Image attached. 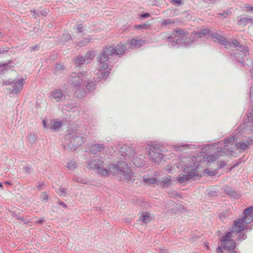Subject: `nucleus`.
I'll use <instances>...</instances> for the list:
<instances>
[{
    "mask_svg": "<svg viewBox=\"0 0 253 253\" xmlns=\"http://www.w3.org/2000/svg\"><path fill=\"white\" fill-rule=\"evenodd\" d=\"M126 43L118 45L116 47L110 46L104 48L102 53L98 57V64L97 72L100 79L106 78L109 75L110 69L108 67L107 61L115 55L123 54L126 49Z\"/></svg>",
    "mask_w": 253,
    "mask_h": 253,
    "instance_id": "f257e3e1",
    "label": "nucleus"
},
{
    "mask_svg": "<svg viewBox=\"0 0 253 253\" xmlns=\"http://www.w3.org/2000/svg\"><path fill=\"white\" fill-rule=\"evenodd\" d=\"M177 167L181 168L185 173L180 174L177 176V180L180 183L186 182L190 179H197L201 175L202 170L194 161L193 157L182 158L180 163L177 164Z\"/></svg>",
    "mask_w": 253,
    "mask_h": 253,
    "instance_id": "f03ea898",
    "label": "nucleus"
},
{
    "mask_svg": "<svg viewBox=\"0 0 253 253\" xmlns=\"http://www.w3.org/2000/svg\"><path fill=\"white\" fill-rule=\"evenodd\" d=\"M235 139V136H232L230 138H226L224 139V143L227 144L224 147L219 148H217V150L214 153L206 157L204 153H200L196 157H193L194 161L199 166V163L207 161V163L210 165L211 164L218 160L220 157H223L226 155H232L234 152L233 149H230L228 144L233 142Z\"/></svg>",
    "mask_w": 253,
    "mask_h": 253,
    "instance_id": "7ed1b4c3",
    "label": "nucleus"
},
{
    "mask_svg": "<svg viewBox=\"0 0 253 253\" xmlns=\"http://www.w3.org/2000/svg\"><path fill=\"white\" fill-rule=\"evenodd\" d=\"M109 175L119 174L121 177L126 181L130 180L132 176L131 169L125 161L119 162L116 165H109Z\"/></svg>",
    "mask_w": 253,
    "mask_h": 253,
    "instance_id": "20e7f679",
    "label": "nucleus"
},
{
    "mask_svg": "<svg viewBox=\"0 0 253 253\" xmlns=\"http://www.w3.org/2000/svg\"><path fill=\"white\" fill-rule=\"evenodd\" d=\"M253 221V207H249L244 211L243 217L236 221L233 226V232H240L246 229L247 225Z\"/></svg>",
    "mask_w": 253,
    "mask_h": 253,
    "instance_id": "39448f33",
    "label": "nucleus"
},
{
    "mask_svg": "<svg viewBox=\"0 0 253 253\" xmlns=\"http://www.w3.org/2000/svg\"><path fill=\"white\" fill-rule=\"evenodd\" d=\"M66 139L67 141V145L68 148L71 150H75L78 147L82 145L84 142V138L81 136L80 131L78 129H69V132L66 135Z\"/></svg>",
    "mask_w": 253,
    "mask_h": 253,
    "instance_id": "423d86ee",
    "label": "nucleus"
},
{
    "mask_svg": "<svg viewBox=\"0 0 253 253\" xmlns=\"http://www.w3.org/2000/svg\"><path fill=\"white\" fill-rule=\"evenodd\" d=\"M87 168L91 169H96L98 174L102 176L109 175V165L104 168V162L99 158H95L88 162Z\"/></svg>",
    "mask_w": 253,
    "mask_h": 253,
    "instance_id": "0eeeda50",
    "label": "nucleus"
},
{
    "mask_svg": "<svg viewBox=\"0 0 253 253\" xmlns=\"http://www.w3.org/2000/svg\"><path fill=\"white\" fill-rule=\"evenodd\" d=\"M238 131L242 133L253 131V107L249 110L247 114V119L239 126Z\"/></svg>",
    "mask_w": 253,
    "mask_h": 253,
    "instance_id": "6e6552de",
    "label": "nucleus"
},
{
    "mask_svg": "<svg viewBox=\"0 0 253 253\" xmlns=\"http://www.w3.org/2000/svg\"><path fill=\"white\" fill-rule=\"evenodd\" d=\"M237 233V232H233V228L231 232H228L226 234L222 237L221 239L222 242L221 246L224 249L228 250H232L235 248L236 244L235 242L232 239L233 237L232 234L233 233Z\"/></svg>",
    "mask_w": 253,
    "mask_h": 253,
    "instance_id": "1a4fd4ad",
    "label": "nucleus"
},
{
    "mask_svg": "<svg viewBox=\"0 0 253 253\" xmlns=\"http://www.w3.org/2000/svg\"><path fill=\"white\" fill-rule=\"evenodd\" d=\"M161 150L159 147L156 146H151L149 152V155L150 159L156 163L161 162L163 158V154L160 152Z\"/></svg>",
    "mask_w": 253,
    "mask_h": 253,
    "instance_id": "9d476101",
    "label": "nucleus"
},
{
    "mask_svg": "<svg viewBox=\"0 0 253 253\" xmlns=\"http://www.w3.org/2000/svg\"><path fill=\"white\" fill-rule=\"evenodd\" d=\"M25 80V79L23 78L22 77H20L13 81L12 89L10 91V93L13 95L18 94L23 88Z\"/></svg>",
    "mask_w": 253,
    "mask_h": 253,
    "instance_id": "9b49d317",
    "label": "nucleus"
},
{
    "mask_svg": "<svg viewBox=\"0 0 253 253\" xmlns=\"http://www.w3.org/2000/svg\"><path fill=\"white\" fill-rule=\"evenodd\" d=\"M50 98L57 102L62 101L65 100L66 95L64 92L61 89H55L51 92Z\"/></svg>",
    "mask_w": 253,
    "mask_h": 253,
    "instance_id": "f8f14e48",
    "label": "nucleus"
},
{
    "mask_svg": "<svg viewBox=\"0 0 253 253\" xmlns=\"http://www.w3.org/2000/svg\"><path fill=\"white\" fill-rule=\"evenodd\" d=\"M82 76L73 74L69 77V82L74 87L82 85L83 80L81 78Z\"/></svg>",
    "mask_w": 253,
    "mask_h": 253,
    "instance_id": "ddd939ff",
    "label": "nucleus"
},
{
    "mask_svg": "<svg viewBox=\"0 0 253 253\" xmlns=\"http://www.w3.org/2000/svg\"><path fill=\"white\" fill-rule=\"evenodd\" d=\"M92 52H88L86 53L84 57L78 56L75 60V64L77 66H80L84 64L86 61L88 62V60H90L91 57L92 56Z\"/></svg>",
    "mask_w": 253,
    "mask_h": 253,
    "instance_id": "4468645a",
    "label": "nucleus"
},
{
    "mask_svg": "<svg viewBox=\"0 0 253 253\" xmlns=\"http://www.w3.org/2000/svg\"><path fill=\"white\" fill-rule=\"evenodd\" d=\"M253 143V140L250 138H249L246 142H239L236 144V148L237 149H240L242 150H245L249 146Z\"/></svg>",
    "mask_w": 253,
    "mask_h": 253,
    "instance_id": "2eb2a0df",
    "label": "nucleus"
},
{
    "mask_svg": "<svg viewBox=\"0 0 253 253\" xmlns=\"http://www.w3.org/2000/svg\"><path fill=\"white\" fill-rule=\"evenodd\" d=\"M211 38L214 42H219L223 45H226L228 43L226 39L218 33L211 34Z\"/></svg>",
    "mask_w": 253,
    "mask_h": 253,
    "instance_id": "dca6fc26",
    "label": "nucleus"
},
{
    "mask_svg": "<svg viewBox=\"0 0 253 253\" xmlns=\"http://www.w3.org/2000/svg\"><path fill=\"white\" fill-rule=\"evenodd\" d=\"M144 42H145L143 40L132 39L130 42L129 45L131 48L136 49L140 47Z\"/></svg>",
    "mask_w": 253,
    "mask_h": 253,
    "instance_id": "f3484780",
    "label": "nucleus"
},
{
    "mask_svg": "<svg viewBox=\"0 0 253 253\" xmlns=\"http://www.w3.org/2000/svg\"><path fill=\"white\" fill-rule=\"evenodd\" d=\"M62 126V122L56 120H52L49 124V128L54 131H58Z\"/></svg>",
    "mask_w": 253,
    "mask_h": 253,
    "instance_id": "a211bd4d",
    "label": "nucleus"
},
{
    "mask_svg": "<svg viewBox=\"0 0 253 253\" xmlns=\"http://www.w3.org/2000/svg\"><path fill=\"white\" fill-rule=\"evenodd\" d=\"M248 52V50L246 48H244V51H238L235 53L234 56L236 60L239 62H242L243 61L244 56H246V53Z\"/></svg>",
    "mask_w": 253,
    "mask_h": 253,
    "instance_id": "6ab92c4d",
    "label": "nucleus"
},
{
    "mask_svg": "<svg viewBox=\"0 0 253 253\" xmlns=\"http://www.w3.org/2000/svg\"><path fill=\"white\" fill-rule=\"evenodd\" d=\"M104 146L101 144H95L90 147V151L94 154H96L99 152L103 151Z\"/></svg>",
    "mask_w": 253,
    "mask_h": 253,
    "instance_id": "aec40b11",
    "label": "nucleus"
},
{
    "mask_svg": "<svg viewBox=\"0 0 253 253\" xmlns=\"http://www.w3.org/2000/svg\"><path fill=\"white\" fill-rule=\"evenodd\" d=\"M153 218V216L148 212L142 213L140 220L144 223H147L151 221Z\"/></svg>",
    "mask_w": 253,
    "mask_h": 253,
    "instance_id": "412c9836",
    "label": "nucleus"
},
{
    "mask_svg": "<svg viewBox=\"0 0 253 253\" xmlns=\"http://www.w3.org/2000/svg\"><path fill=\"white\" fill-rule=\"evenodd\" d=\"M75 94L78 98H82L85 96V91L84 89L82 87V85L75 87Z\"/></svg>",
    "mask_w": 253,
    "mask_h": 253,
    "instance_id": "4be33fe9",
    "label": "nucleus"
},
{
    "mask_svg": "<svg viewBox=\"0 0 253 253\" xmlns=\"http://www.w3.org/2000/svg\"><path fill=\"white\" fill-rule=\"evenodd\" d=\"M144 157L143 156H139L136 157L133 160V164L136 167H141L144 165Z\"/></svg>",
    "mask_w": 253,
    "mask_h": 253,
    "instance_id": "5701e85b",
    "label": "nucleus"
},
{
    "mask_svg": "<svg viewBox=\"0 0 253 253\" xmlns=\"http://www.w3.org/2000/svg\"><path fill=\"white\" fill-rule=\"evenodd\" d=\"M210 33V30L208 29H204L201 30L200 31L198 32H196L195 33V38H203L207 37V36L209 35Z\"/></svg>",
    "mask_w": 253,
    "mask_h": 253,
    "instance_id": "b1692460",
    "label": "nucleus"
},
{
    "mask_svg": "<svg viewBox=\"0 0 253 253\" xmlns=\"http://www.w3.org/2000/svg\"><path fill=\"white\" fill-rule=\"evenodd\" d=\"M253 22V20L249 17H244L240 19L238 21V24L240 25H242L245 26L248 24L252 23Z\"/></svg>",
    "mask_w": 253,
    "mask_h": 253,
    "instance_id": "393cba45",
    "label": "nucleus"
},
{
    "mask_svg": "<svg viewBox=\"0 0 253 253\" xmlns=\"http://www.w3.org/2000/svg\"><path fill=\"white\" fill-rule=\"evenodd\" d=\"M66 167L68 169L73 170L77 168V164L74 160H71L67 163Z\"/></svg>",
    "mask_w": 253,
    "mask_h": 253,
    "instance_id": "a878e982",
    "label": "nucleus"
},
{
    "mask_svg": "<svg viewBox=\"0 0 253 253\" xmlns=\"http://www.w3.org/2000/svg\"><path fill=\"white\" fill-rule=\"evenodd\" d=\"M171 180L170 178V176L167 177L165 178H164L161 180V184L164 187H168L171 183Z\"/></svg>",
    "mask_w": 253,
    "mask_h": 253,
    "instance_id": "bb28decb",
    "label": "nucleus"
},
{
    "mask_svg": "<svg viewBox=\"0 0 253 253\" xmlns=\"http://www.w3.org/2000/svg\"><path fill=\"white\" fill-rule=\"evenodd\" d=\"M144 182L147 184H151L156 182V179L153 177L149 178L146 176L143 177Z\"/></svg>",
    "mask_w": 253,
    "mask_h": 253,
    "instance_id": "cd10ccee",
    "label": "nucleus"
},
{
    "mask_svg": "<svg viewBox=\"0 0 253 253\" xmlns=\"http://www.w3.org/2000/svg\"><path fill=\"white\" fill-rule=\"evenodd\" d=\"M173 35H175L176 37H178V36L183 37L187 35V32L183 30L179 29L178 30H175L174 31V33H173Z\"/></svg>",
    "mask_w": 253,
    "mask_h": 253,
    "instance_id": "c85d7f7f",
    "label": "nucleus"
},
{
    "mask_svg": "<svg viewBox=\"0 0 253 253\" xmlns=\"http://www.w3.org/2000/svg\"><path fill=\"white\" fill-rule=\"evenodd\" d=\"M95 83L93 82L87 83V84L86 85V89L88 91H92L95 88Z\"/></svg>",
    "mask_w": 253,
    "mask_h": 253,
    "instance_id": "c756f323",
    "label": "nucleus"
},
{
    "mask_svg": "<svg viewBox=\"0 0 253 253\" xmlns=\"http://www.w3.org/2000/svg\"><path fill=\"white\" fill-rule=\"evenodd\" d=\"M89 42H90L89 38H84L78 43V45L80 47L84 46L86 45Z\"/></svg>",
    "mask_w": 253,
    "mask_h": 253,
    "instance_id": "7c9ffc66",
    "label": "nucleus"
},
{
    "mask_svg": "<svg viewBox=\"0 0 253 253\" xmlns=\"http://www.w3.org/2000/svg\"><path fill=\"white\" fill-rule=\"evenodd\" d=\"M71 38V37L68 33H64L61 38V41L64 42L67 40H69Z\"/></svg>",
    "mask_w": 253,
    "mask_h": 253,
    "instance_id": "2f4dec72",
    "label": "nucleus"
},
{
    "mask_svg": "<svg viewBox=\"0 0 253 253\" xmlns=\"http://www.w3.org/2000/svg\"><path fill=\"white\" fill-rule=\"evenodd\" d=\"M173 23L174 22L171 21L170 19H164L162 21V24L164 26H168Z\"/></svg>",
    "mask_w": 253,
    "mask_h": 253,
    "instance_id": "473e14b6",
    "label": "nucleus"
},
{
    "mask_svg": "<svg viewBox=\"0 0 253 253\" xmlns=\"http://www.w3.org/2000/svg\"><path fill=\"white\" fill-rule=\"evenodd\" d=\"M57 192L59 195L64 196L66 194V189L64 188H59Z\"/></svg>",
    "mask_w": 253,
    "mask_h": 253,
    "instance_id": "72a5a7b5",
    "label": "nucleus"
},
{
    "mask_svg": "<svg viewBox=\"0 0 253 253\" xmlns=\"http://www.w3.org/2000/svg\"><path fill=\"white\" fill-rule=\"evenodd\" d=\"M170 2L175 6H178L182 4L181 0H170Z\"/></svg>",
    "mask_w": 253,
    "mask_h": 253,
    "instance_id": "f704fd0d",
    "label": "nucleus"
},
{
    "mask_svg": "<svg viewBox=\"0 0 253 253\" xmlns=\"http://www.w3.org/2000/svg\"><path fill=\"white\" fill-rule=\"evenodd\" d=\"M150 27V25H148L146 24H143L142 25H138L135 26L136 28H142L144 29H149Z\"/></svg>",
    "mask_w": 253,
    "mask_h": 253,
    "instance_id": "c9c22d12",
    "label": "nucleus"
},
{
    "mask_svg": "<svg viewBox=\"0 0 253 253\" xmlns=\"http://www.w3.org/2000/svg\"><path fill=\"white\" fill-rule=\"evenodd\" d=\"M229 44L231 46H233V47H237L239 45V42H238V41L237 40H235V39L232 40V41L231 42H230Z\"/></svg>",
    "mask_w": 253,
    "mask_h": 253,
    "instance_id": "e433bc0d",
    "label": "nucleus"
},
{
    "mask_svg": "<svg viewBox=\"0 0 253 253\" xmlns=\"http://www.w3.org/2000/svg\"><path fill=\"white\" fill-rule=\"evenodd\" d=\"M250 97L251 102H253V86L251 87L250 91Z\"/></svg>",
    "mask_w": 253,
    "mask_h": 253,
    "instance_id": "4c0bfd02",
    "label": "nucleus"
},
{
    "mask_svg": "<svg viewBox=\"0 0 253 253\" xmlns=\"http://www.w3.org/2000/svg\"><path fill=\"white\" fill-rule=\"evenodd\" d=\"M172 168V167L171 165H167L164 167V169L166 171L169 172L171 170Z\"/></svg>",
    "mask_w": 253,
    "mask_h": 253,
    "instance_id": "58836bf2",
    "label": "nucleus"
},
{
    "mask_svg": "<svg viewBox=\"0 0 253 253\" xmlns=\"http://www.w3.org/2000/svg\"><path fill=\"white\" fill-rule=\"evenodd\" d=\"M55 68L56 71H58L61 69H63L64 68L63 66L61 64H56Z\"/></svg>",
    "mask_w": 253,
    "mask_h": 253,
    "instance_id": "ea45409f",
    "label": "nucleus"
},
{
    "mask_svg": "<svg viewBox=\"0 0 253 253\" xmlns=\"http://www.w3.org/2000/svg\"><path fill=\"white\" fill-rule=\"evenodd\" d=\"M180 40L179 39H177L176 40V42H174V41H172L171 43H170V45L171 46L174 47L175 46L176 44H180Z\"/></svg>",
    "mask_w": 253,
    "mask_h": 253,
    "instance_id": "a19ab883",
    "label": "nucleus"
},
{
    "mask_svg": "<svg viewBox=\"0 0 253 253\" xmlns=\"http://www.w3.org/2000/svg\"><path fill=\"white\" fill-rule=\"evenodd\" d=\"M43 126L44 128H49V125L47 126L45 120H43L42 121Z\"/></svg>",
    "mask_w": 253,
    "mask_h": 253,
    "instance_id": "79ce46f5",
    "label": "nucleus"
},
{
    "mask_svg": "<svg viewBox=\"0 0 253 253\" xmlns=\"http://www.w3.org/2000/svg\"><path fill=\"white\" fill-rule=\"evenodd\" d=\"M42 198L43 200H46L48 199V196L45 193H42Z\"/></svg>",
    "mask_w": 253,
    "mask_h": 253,
    "instance_id": "37998d69",
    "label": "nucleus"
},
{
    "mask_svg": "<svg viewBox=\"0 0 253 253\" xmlns=\"http://www.w3.org/2000/svg\"><path fill=\"white\" fill-rule=\"evenodd\" d=\"M225 165H226L225 163L223 161L219 162V165L220 168H223V167H224L225 166Z\"/></svg>",
    "mask_w": 253,
    "mask_h": 253,
    "instance_id": "c03bdc74",
    "label": "nucleus"
},
{
    "mask_svg": "<svg viewBox=\"0 0 253 253\" xmlns=\"http://www.w3.org/2000/svg\"><path fill=\"white\" fill-rule=\"evenodd\" d=\"M149 16H150V14H149V13H144V14H141V15H140V17H141V18H144L148 17H149Z\"/></svg>",
    "mask_w": 253,
    "mask_h": 253,
    "instance_id": "a18cd8bd",
    "label": "nucleus"
},
{
    "mask_svg": "<svg viewBox=\"0 0 253 253\" xmlns=\"http://www.w3.org/2000/svg\"><path fill=\"white\" fill-rule=\"evenodd\" d=\"M83 27L81 25H79L77 28V31L79 33H81L82 32Z\"/></svg>",
    "mask_w": 253,
    "mask_h": 253,
    "instance_id": "49530a36",
    "label": "nucleus"
},
{
    "mask_svg": "<svg viewBox=\"0 0 253 253\" xmlns=\"http://www.w3.org/2000/svg\"><path fill=\"white\" fill-rule=\"evenodd\" d=\"M191 42H192V41L190 42V39H185L184 43L186 45H190Z\"/></svg>",
    "mask_w": 253,
    "mask_h": 253,
    "instance_id": "de8ad7c7",
    "label": "nucleus"
},
{
    "mask_svg": "<svg viewBox=\"0 0 253 253\" xmlns=\"http://www.w3.org/2000/svg\"><path fill=\"white\" fill-rule=\"evenodd\" d=\"M222 247H218L217 249H216V251L218 253H222Z\"/></svg>",
    "mask_w": 253,
    "mask_h": 253,
    "instance_id": "09e8293b",
    "label": "nucleus"
},
{
    "mask_svg": "<svg viewBox=\"0 0 253 253\" xmlns=\"http://www.w3.org/2000/svg\"><path fill=\"white\" fill-rule=\"evenodd\" d=\"M185 147L184 146H181V147L180 146H175L174 147V150L175 151H178V150H180V148L181 147Z\"/></svg>",
    "mask_w": 253,
    "mask_h": 253,
    "instance_id": "8fccbe9b",
    "label": "nucleus"
},
{
    "mask_svg": "<svg viewBox=\"0 0 253 253\" xmlns=\"http://www.w3.org/2000/svg\"><path fill=\"white\" fill-rule=\"evenodd\" d=\"M7 67V65L5 64H0V68L5 69Z\"/></svg>",
    "mask_w": 253,
    "mask_h": 253,
    "instance_id": "3c124183",
    "label": "nucleus"
},
{
    "mask_svg": "<svg viewBox=\"0 0 253 253\" xmlns=\"http://www.w3.org/2000/svg\"><path fill=\"white\" fill-rule=\"evenodd\" d=\"M44 219H43V218H41L40 219H39V220H38L36 222L37 223H42Z\"/></svg>",
    "mask_w": 253,
    "mask_h": 253,
    "instance_id": "603ef678",
    "label": "nucleus"
},
{
    "mask_svg": "<svg viewBox=\"0 0 253 253\" xmlns=\"http://www.w3.org/2000/svg\"><path fill=\"white\" fill-rule=\"evenodd\" d=\"M246 10L248 11H250L251 10H253V7L252 6H247L246 7Z\"/></svg>",
    "mask_w": 253,
    "mask_h": 253,
    "instance_id": "864d4df0",
    "label": "nucleus"
},
{
    "mask_svg": "<svg viewBox=\"0 0 253 253\" xmlns=\"http://www.w3.org/2000/svg\"><path fill=\"white\" fill-rule=\"evenodd\" d=\"M43 184H39L38 186H37V188L39 190H42L43 189Z\"/></svg>",
    "mask_w": 253,
    "mask_h": 253,
    "instance_id": "5fc2aeb1",
    "label": "nucleus"
},
{
    "mask_svg": "<svg viewBox=\"0 0 253 253\" xmlns=\"http://www.w3.org/2000/svg\"><path fill=\"white\" fill-rule=\"evenodd\" d=\"M75 180L78 182H80V183H84V180L82 179H81V178H77L76 179H75Z\"/></svg>",
    "mask_w": 253,
    "mask_h": 253,
    "instance_id": "6e6d98bb",
    "label": "nucleus"
},
{
    "mask_svg": "<svg viewBox=\"0 0 253 253\" xmlns=\"http://www.w3.org/2000/svg\"><path fill=\"white\" fill-rule=\"evenodd\" d=\"M24 169L27 172H29L31 170V168L30 167H26L24 168Z\"/></svg>",
    "mask_w": 253,
    "mask_h": 253,
    "instance_id": "4d7b16f0",
    "label": "nucleus"
},
{
    "mask_svg": "<svg viewBox=\"0 0 253 253\" xmlns=\"http://www.w3.org/2000/svg\"><path fill=\"white\" fill-rule=\"evenodd\" d=\"M239 238L240 239H245V235H240Z\"/></svg>",
    "mask_w": 253,
    "mask_h": 253,
    "instance_id": "13d9d810",
    "label": "nucleus"
},
{
    "mask_svg": "<svg viewBox=\"0 0 253 253\" xmlns=\"http://www.w3.org/2000/svg\"><path fill=\"white\" fill-rule=\"evenodd\" d=\"M4 84L5 85H10L11 84V82L9 81H7L4 83Z\"/></svg>",
    "mask_w": 253,
    "mask_h": 253,
    "instance_id": "bf43d9fd",
    "label": "nucleus"
},
{
    "mask_svg": "<svg viewBox=\"0 0 253 253\" xmlns=\"http://www.w3.org/2000/svg\"><path fill=\"white\" fill-rule=\"evenodd\" d=\"M59 204L61 205V206H62L64 208L66 207V205L64 203H63V202H60Z\"/></svg>",
    "mask_w": 253,
    "mask_h": 253,
    "instance_id": "052dcab7",
    "label": "nucleus"
},
{
    "mask_svg": "<svg viewBox=\"0 0 253 253\" xmlns=\"http://www.w3.org/2000/svg\"><path fill=\"white\" fill-rule=\"evenodd\" d=\"M120 151H121V152H122V153H126V154H127V153H126V151H124V149H123V148H121V149Z\"/></svg>",
    "mask_w": 253,
    "mask_h": 253,
    "instance_id": "680f3d73",
    "label": "nucleus"
},
{
    "mask_svg": "<svg viewBox=\"0 0 253 253\" xmlns=\"http://www.w3.org/2000/svg\"><path fill=\"white\" fill-rule=\"evenodd\" d=\"M204 172H205V173H208L209 172V170L208 169H206L204 170Z\"/></svg>",
    "mask_w": 253,
    "mask_h": 253,
    "instance_id": "e2e57ef3",
    "label": "nucleus"
},
{
    "mask_svg": "<svg viewBox=\"0 0 253 253\" xmlns=\"http://www.w3.org/2000/svg\"><path fill=\"white\" fill-rule=\"evenodd\" d=\"M238 165V164H236L233 167H232L231 168H230V169H232L233 168L237 166Z\"/></svg>",
    "mask_w": 253,
    "mask_h": 253,
    "instance_id": "0e129e2a",
    "label": "nucleus"
},
{
    "mask_svg": "<svg viewBox=\"0 0 253 253\" xmlns=\"http://www.w3.org/2000/svg\"><path fill=\"white\" fill-rule=\"evenodd\" d=\"M251 73L252 75V76H253V66L252 69L251 70Z\"/></svg>",
    "mask_w": 253,
    "mask_h": 253,
    "instance_id": "69168bd1",
    "label": "nucleus"
},
{
    "mask_svg": "<svg viewBox=\"0 0 253 253\" xmlns=\"http://www.w3.org/2000/svg\"><path fill=\"white\" fill-rule=\"evenodd\" d=\"M205 246L206 247L208 248V243H206L205 244Z\"/></svg>",
    "mask_w": 253,
    "mask_h": 253,
    "instance_id": "338daca9",
    "label": "nucleus"
},
{
    "mask_svg": "<svg viewBox=\"0 0 253 253\" xmlns=\"http://www.w3.org/2000/svg\"><path fill=\"white\" fill-rule=\"evenodd\" d=\"M230 253H237L236 251H232L230 252Z\"/></svg>",
    "mask_w": 253,
    "mask_h": 253,
    "instance_id": "774afa93",
    "label": "nucleus"
}]
</instances>
